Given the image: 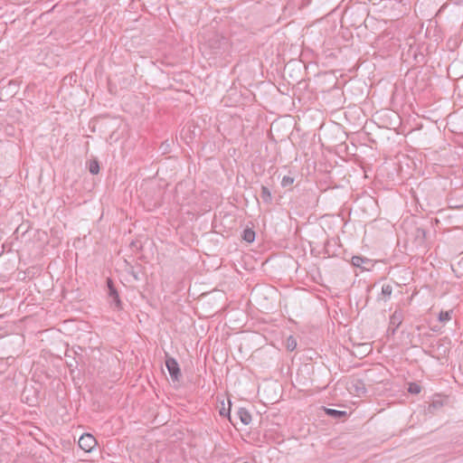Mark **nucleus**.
Here are the masks:
<instances>
[{
	"label": "nucleus",
	"instance_id": "nucleus-16",
	"mask_svg": "<svg viewBox=\"0 0 463 463\" xmlns=\"http://www.w3.org/2000/svg\"><path fill=\"white\" fill-rule=\"evenodd\" d=\"M420 386L418 385L417 383H411L410 386H409V389L408 391L411 392V393H414V394H418L420 392Z\"/></svg>",
	"mask_w": 463,
	"mask_h": 463
},
{
	"label": "nucleus",
	"instance_id": "nucleus-5",
	"mask_svg": "<svg viewBox=\"0 0 463 463\" xmlns=\"http://www.w3.org/2000/svg\"><path fill=\"white\" fill-rule=\"evenodd\" d=\"M351 263L354 267L366 269L364 265L370 264V260L362 256L352 257Z\"/></svg>",
	"mask_w": 463,
	"mask_h": 463
},
{
	"label": "nucleus",
	"instance_id": "nucleus-14",
	"mask_svg": "<svg viewBox=\"0 0 463 463\" xmlns=\"http://www.w3.org/2000/svg\"><path fill=\"white\" fill-rule=\"evenodd\" d=\"M297 340L294 336L290 335L288 339H287V349L288 351H294L296 348H297Z\"/></svg>",
	"mask_w": 463,
	"mask_h": 463
},
{
	"label": "nucleus",
	"instance_id": "nucleus-3",
	"mask_svg": "<svg viewBox=\"0 0 463 463\" xmlns=\"http://www.w3.org/2000/svg\"><path fill=\"white\" fill-rule=\"evenodd\" d=\"M79 447L86 452H90L97 444L95 438L89 433L80 436L78 441Z\"/></svg>",
	"mask_w": 463,
	"mask_h": 463
},
{
	"label": "nucleus",
	"instance_id": "nucleus-12",
	"mask_svg": "<svg viewBox=\"0 0 463 463\" xmlns=\"http://www.w3.org/2000/svg\"><path fill=\"white\" fill-rule=\"evenodd\" d=\"M89 171L92 175H97L99 172V165L97 160H91L89 164Z\"/></svg>",
	"mask_w": 463,
	"mask_h": 463
},
{
	"label": "nucleus",
	"instance_id": "nucleus-7",
	"mask_svg": "<svg viewBox=\"0 0 463 463\" xmlns=\"http://www.w3.org/2000/svg\"><path fill=\"white\" fill-rule=\"evenodd\" d=\"M260 198L262 199V201L267 203V204H269L271 203L272 202V194H271V192L269 191V189L265 186V185H262L261 186V191H260Z\"/></svg>",
	"mask_w": 463,
	"mask_h": 463
},
{
	"label": "nucleus",
	"instance_id": "nucleus-10",
	"mask_svg": "<svg viewBox=\"0 0 463 463\" xmlns=\"http://www.w3.org/2000/svg\"><path fill=\"white\" fill-rule=\"evenodd\" d=\"M242 239L250 243L255 240V232L252 229L247 228L242 232Z\"/></svg>",
	"mask_w": 463,
	"mask_h": 463
},
{
	"label": "nucleus",
	"instance_id": "nucleus-19",
	"mask_svg": "<svg viewBox=\"0 0 463 463\" xmlns=\"http://www.w3.org/2000/svg\"><path fill=\"white\" fill-rule=\"evenodd\" d=\"M459 265L461 268H463V257L461 258L460 261H459Z\"/></svg>",
	"mask_w": 463,
	"mask_h": 463
},
{
	"label": "nucleus",
	"instance_id": "nucleus-18",
	"mask_svg": "<svg viewBox=\"0 0 463 463\" xmlns=\"http://www.w3.org/2000/svg\"><path fill=\"white\" fill-rule=\"evenodd\" d=\"M418 232H419V233H421L423 236L425 235V231H424V230H422V229H419V230H418Z\"/></svg>",
	"mask_w": 463,
	"mask_h": 463
},
{
	"label": "nucleus",
	"instance_id": "nucleus-1",
	"mask_svg": "<svg viewBox=\"0 0 463 463\" xmlns=\"http://www.w3.org/2000/svg\"><path fill=\"white\" fill-rule=\"evenodd\" d=\"M184 376H185V381L183 380V373L178 366V364L177 362L175 361V383H182V384L184 385H187L189 384V386L191 387L193 385V372H192V368L191 367H185L184 370Z\"/></svg>",
	"mask_w": 463,
	"mask_h": 463
},
{
	"label": "nucleus",
	"instance_id": "nucleus-13",
	"mask_svg": "<svg viewBox=\"0 0 463 463\" xmlns=\"http://www.w3.org/2000/svg\"><path fill=\"white\" fill-rule=\"evenodd\" d=\"M451 314H452L451 310H449V311H440V313L439 314V320L441 323H446V322H448V321H449L451 319Z\"/></svg>",
	"mask_w": 463,
	"mask_h": 463
},
{
	"label": "nucleus",
	"instance_id": "nucleus-6",
	"mask_svg": "<svg viewBox=\"0 0 463 463\" xmlns=\"http://www.w3.org/2000/svg\"><path fill=\"white\" fill-rule=\"evenodd\" d=\"M238 416L241 420V421L244 424V425H248L250 423L251 421V414L249 412L248 410H246L245 408H240L239 411H238Z\"/></svg>",
	"mask_w": 463,
	"mask_h": 463
},
{
	"label": "nucleus",
	"instance_id": "nucleus-20",
	"mask_svg": "<svg viewBox=\"0 0 463 463\" xmlns=\"http://www.w3.org/2000/svg\"><path fill=\"white\" fill-rule=\"evenodd\" d=\"M220 414H221V415H223V416L225 415L224 409H222V411H220Z\"/></svg>",
	"mask_w": 463,
	"mask_h": 463
},
{
	"label": "nucleus",
	"instance_id": "nucleus-11",
	"mask_svg": "<svg viewBox=\"0 0 463 463\" xmlns=\"http://www.w3.org/2000/svg\"><path fill=\"white\" fill-rule=\"evenodd\" d=\"M166 360H165V365L169 372L170 377L174 380V357L169 356L167 354H165Z\"/></svg>",
	"mask_w": 463,
	"mask_h": 463
},
{
	"label": "nucleus",
	"instance_id": "nucleus-9",
	"mask_svg": "<svg viewBox=\"0 0 463 463\" xmlns=\"http://www.w3.org/2000/svg\"><path fill=\"white\" fill-rule=\"evenodd\" d=\"M392 287L389 284H384L383 287H382V292H381V296H382V298L384 300V301H387L388 299H390L391 296H392Z\"/></svg>",
	"mask_w": 463,
	"mask_h": 463
},
{
	"label": "nucleus",
	"instance_id": "nucleus-4",
	"mask_svg": "<svg viewBox=\"0 0 463 463\" xmlns=\"http://www.w3.org/2000/svg\"><path fill=\"white\" fill-rule=\"evenodd\" d=\"M107 285H108V288H109V298H111L112 302H114L117 307H119V304H120L119 297H118V294L116 288H114L113 282L110 279H107Z\"/></svg>",
	"mask_w": 463,
	"mask_h": 463
},
{
	"label": "nucleus",
	"instance_id": "nucleus-2",
	"mask_svg": "<svg viewBox=\"0 0 463 463\" xmlns=\"http://www.w3.org/2000/svg\"><path fill=\"white\" fill-rule=\"evenodd\" d=\"M403 320V313L402 310H395L390 317V325L388 327V333L394 335L402 325Z\"/></svg>",
	"mask_w": 463,
	"mask_h": 463
},
{
	"label": "nucleus",
	"instance_id": "nucleus-17",
	"mask_svg": "<svg viewBox=\"0 0 463 463\" xmlns=\"http://www.w3.org/2000/svg\"><path fill=\"white\" fill-rule=\"evenodd\" d=\"M441 402H433L430 406H429V411H431V408L433 409H437V408H439L441 407Z\"/></svg>",
	"mask_w": 463,
	"mask_h": 463
},
{
	"label": "nucleus",
	"instance_id": "nucleus-8",
	"mask_svg": "<svg viewBox=\"0 0 463 463\" xmlns=\"http://www.w3.org/2000/svg\"><path fill=\"white\" fill-rule=\"evenodd\" d=\"M325 411H326V415H328L330 417H333L335 419H341V418L346 416V411H337V410H335V409H327V408H326Z\"/></svg>",
	"mask_w": 463,
	"mask_h": 463
},
{
	"label": "nucleus",
	"instance_id": "nucleus-15",
	"mask_svg": "<svg viewBox=\"0 0 463 463\" xmlns=\"http://www.w3.org/2000/svg\"><path fill=\"white\" fill-rule=\"evenodd\" d=\"M294 183V178L291 176L285 175L281 180L282 187H288Z\"/></svg>",
	"mask_w": 463,
	"mask_h": 463
}]
</instances>
